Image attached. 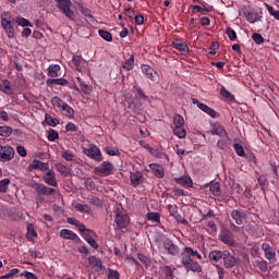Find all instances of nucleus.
<instances>
[{
    "mask_svg": "<svg viewBox=\"0 0 279 279\" xmlns=\"http://www.w3.org/2000/svg\"><path fill=\"white\" fill-rule=\"evenodd\" d=\"M181 263L186 271L202 274V266L194 259L196 256L198 260H202V254H199V252L193 250L191 246H185L181 253Z\"/></svg>",
    "mask_w": 279,
    "mask_h": 279,
    "instance_id": "f257e3e1",
    "label": "nucleus"
},
{
    "mask_svg": "<svg viewBox=\"0 0 279 279\" xmlns=\"http://www.w3.org/2000/svg\"><path fill=\"white\" fill-rule=\"evenodd\" d=\"M209 258L210 260H214V263L223 260L226 269H232V267H235L236 263H239V259H236L230 251H211L209 253Z\"/></svg>",
    "mask_w": 279,
    "mask_h": 279,
    "instance_id": "f03ea898",
    "label": "nucleus"
},
{
    "mask_svg": "<svg viewBox=\"0 0 279 279\" xmlns=\"http://www.w3.org/2000/svg\"><path fill=\"white\" fill-rule=\"evenodd\" d=\"M56 7L62 14L69 19V21H75L76 15L75 11H73V2L71 0H54Z\"/></svg>",
    "mask_w": 279,
    "mask_h": 279,
    "instance_id": "7ed1b4c3",
    "label": "nucleus"
},
{
    "mask_svg": "<svg viewBox=\"0 0 279 279\" xmlns=\"http://www.w3.org/2000/svg\"><path fill=\"white\" fill-rule=\"evenodd\" d=\"M33 189L36 192L37 202H39V204H43V202H45V197L43 196L49 197L50 195H56L58 193L56 189L39 183H35L33 185Z\"/></svg>",
    "mask_w": 279,
    "mask_h": 279,
    "instance_id": "20e7f679",
    "label": "nucleus"
},
{
    "mask_svg": "<svg viewBox=\"0 0 279 279\" xmlns=\"http://www.w3.org/2000/svg\"><path fill=\"white\" fill-rule=\"evenodd\" d=\"M117 228L119 230H123L126 226H130V216H128V213L117 209L116 210V219Z\"/></svg>",
    "mask_w": 279,
    "mask_h": 279,
    "instance_id": "39448f33",
    "label": "nucleus"
},
{
    "mask_svg": "<svg viewBox=\"0 0 279 279\" xmlns=\"http://www.w3.org/2000/svg\"><path fill=\"white\" fill-rule=\"evenodd\" d=\"M1 27L4 29L8 38H14L16 33L14 32V24L12 23V19L4 17L1 15Z\"/></svg>",
    "mask_w": 279,
    "mask_h": 279,
    "instance_id": "423d86ee",
    "label": "nucleus"
},
{
    "mask_svg": "<svg viewBox=\"0 0 279 279\" xmlns=\"http://www.w3.org/2000/svg\"><path fill=\"white\" fill-rule=\"evenodd\" d=\"M14 158V148L10 145H0V162H10Z\"/></svg>",
    "mask_w": 279,
    "mask_h": 279,
    "instance_id": "0eeeda50",
    "label": "nucleus"
},
{
    "mask_svg": "<svg viewBox=\"0 0 279 279\" xmlns=\"http://www.w3.org/2000/svg\"><path fill=\"white\" fill-rule=\"evenodd\" d=\"M83 154L92 158V160H96V162H101L104 157H101V150L96 145H92L89 148H84Z\"/></svg>",
    "mask_w": 279,
    "mask_h": 279,
    "instance_id": "6e6552de",
    "label": "nucleus"
},
{
    "mask_svg": "<svg viewBox=\"0 0 279 279\" xmlns=\"http://www.w3.org/2000/svg\"><path fill=\"white\" fill-rule=\"evenodd\" d=\"M113 169L114 166H112V163H110L109 161H104L100 166L94 169V172L96 173V175L108 177L112 173Z\"/></svg>",
    "mask_w": 279,
    "mask_h": 279,
    "instance_id": "1a4fd4ad",
    "label": "nucleus"
},
{
    "mask_svg": "<svg viewBox=\"0 0 279 279\" xmlns=\"http://www.w3.org/2000/svg\"><path fill=\"white\" fill-rule=\"evenodd\" d=\"M162 247L170 256H178L180 254V247L171 239L163 240Z\"/></svg>",
    "mask_w": 279,
    "mask_h": 279,
    "instance_id": "9d476101",
    "label": "nucleus"
},
{
    "mask_svg": "<svg viewBox=\"0 0 279 279\" xmlns=\"http://www.w3.org/2000/svg\"><path fill=\"white\" fill-rule=\"evenodd\" d=\"M192 104H194V106H197V108H199V110H202L203 112H205L206 114L211 117V119L217 118V111H215V109L208 107L206 104L201 102L197 98H193Z\"/></svg>",
    "mask_w": 279,
    "mask_h": 279,
    "instance_id": "9b49d317",
    "label": "nucleus"
},
{
    "mask_svg": "<svg viewBox=\"0 0 279 279\" xmlns=\"http://www.w3.org/2000/svg\"><path fill=\"white\" fill-rule=\"evenodd\" d=\"M262 250L267 260H269L270 263H274V260H276V248H274V246H271L269 243H263Z\"/></svg>",
    "mask_w": 279,
    "mask_h": 279,
    "instance_id": "f8f14e48",
    "label": "nucleus"
},
{
    "mask_svg": "<svg viewBox=\"0 0 279 279\" xmlns=\"http://www.w3.org/2000/svg\"><path fill=\"white\" fill-rule=\"evenodd\" d=\"M60 236L61 239H65L66 241H73L74 243H80V241H82L80 239V235L69 229H62L60 231Z\"/></svg>",
    "mask_w": 279,
    "mask_h": 279,
    "instance_id": "ddd939ff",
    "label": "nucleus"
},
{
    "mask_svg": "<svg viewBox=\"0 0 279 279\" xmlns=\"http://www.w3.org/2000/svg\"><path fill=\"white\" fill-rule=\"evenodd\" d=\"M172 47L178 49L183 56L189 53V45L183 39L177 38L172 40Z\"/></svg>",
    "mask_w": 279,
    "mask_h": 279,
    "instance_id": "4468645a",
    "label": "nucleus"
},
{
    "mask_svg": "<svg viewBox=\"0 0 279 279\" xmlns=\"http://www.w3.org/2000/svg\"><path fill=\"white\" fill-rule=\"evenodd\" d=\"M142 73L148 77V80H151V82H156L158 77V73L149 65L142 64L141 65Z\"/></svg>",
    "mask_w": 279,
    "mask_h": 279,
    "instance_id": "2eb2a0df",
    "label": "nucleus"
},
{
    "mask_svg": "<svg viewBox=\"0 0 279 279\" xmlns=\"http://www.w3.org/2000/svg\"><path fill=\"white\" fill-rule=\"evenodd\" d=\"M44 182L48 184V186H58V180L56 179V172L53 170H47L44 174Z\"/></svg>",
    "mask_w": 279,
    "mask_h": 279,
    "instance_id": "dca6fc26",
    "label": "nucleus"
},
{
    "mask_svg": "<svg viewBox=\"0 0 279 279\" xmlns=\"http://www.w3.org/2000/svg\"><path fill=\"white\" fill-rule=\"evenodd\" d=\"M66 222L70 223V226H75L81 234H88L89 232L88 229H86V226L80 222L76 218H68Z\"/></svg>",
    "mask_w": 279,
    "mask_h": 279,
    "instance_id": "f3484780",
    "label": "nucleus"
},
{
    "mask_svg": "<svg viewBox=\"0 0 279 279\" xmlns=\"http://www.w3.org/2000/svg\"><path fill=\"white\" fill-rule=\"evenodd\" d=\"M0 90L1 93H4V95L12 97L13 90H12V85L10 83V80L5 78L0 81Z\"/></svg>",
    "mask_w": 279,
    "mask_h": 279,
    "instance_id": "a211bd4d",
    "label": "nucleus"
},
{
    "mask_svg": "<svg viewBox=\"0 0 279 279\" xmlns=\"http://www.w3.org/2000/svg\"><path fill=\"white\" fill-rule=\"evenodd\" d=\"M93 234H95V232H93V230L88 229V233L82 234V236L85 239V241L88 243V245H90V247H93L94 250H99V245L97 244V241H95V239H93Z\"/></svg>",
    "mask_w": 279,
    "mask_h": 279,
    "instance_id": "6ab92c4d",
    "label": "nucleus"
},
{
    "mask_svg": "<svg viewBox=\"0 0 279 279\" xmlns=\"http://www.w3.org/2000/svg\"><path fill=\"white\" fill-rule=\"evenodd\" d=\"M149 169L153 171L156 178H165V168L158 163H150Z\"/></svg>",
    "mask_w": 279,
    "mask_h": 279,
    "instance_id": "aec40b11",
    "label": "nucleus"
},
{
    "mask_svg": "<svg viewBox=\"0 0 279 279\" xmlns=\"http://www.w3.org/2000/svg\"><path fill=\"white\" fill-rule=\"evenodd\" d=\"M231 218L235 220L236 226H243V219L245 218V216L243 215V213H241V210L233 209L231 211Z\"/></svg>",
    "mask_w": 279,
    "mask_h": 279,
    "instance_id": "412c9836",
    "label": "nucleus"
},
{
    "mask_svg": "<svg viewBox=\"0 0 279 279\" xmlns=\"http://www.w3.org/2000/svg\"><path fill=\"white\" fill-rule=\"evenodd\" d=\"M174 182L177 184H181L182 186H193V179H191V177L174 178Z\"/></svg>",
    "mask_w": 279,
    "mask_h": 279,
    "instance_id": "4be33fe9",
    "label": "nucleus"
},
{
    "mask_svg": "<svg viewBox=\"0 0 279 279\" xmlns=\"http://www.w3.org/2000/svg\"><path fill=\"white\" fill-rule=\"evenodd\" d=\"M88 263H89V265H93V267H95L96 271H101V269H104L101 259L96 258L93 255L88 257Z\"/></svg>",
    "mask_w": 279,
    "mask_h": 279,
    "instance_id": "5701e85b",
    "label": "nucleus"
},
{
    "mask_svg": "<svg viewBox=\"0 0 279 279\" xmlns=\"http://www.w3.org/2000/svg\"><path fill=\"white\" fill-rule=\"evenodd\" d=\"M59 110L64 114V117H69L70 119L75 114V110H73L66 102H64Z\"/></svg>",
    "mask_w": 279,
    "mask_h": 279,
    "instance_id": "b1692460",
    "label": "nucleus"
},
{
    "mask_svg": "<svg viewBox=\"0 0 279 279\" xmlns=\"http://www.w3.org/2000/svg\"><path fill=\"white\" fill-rule=\"evenodd\" d=\"M220 241L230 247H234V238L230 233L220 235Z\"/></svg>",
    "mask_w": 279,
    "mask_h": 279,
    "instance_id": "393cba45",
    "label": "nucleus"
},
{
    "mask_svg": "<svg viewBox=\"0 0 279 279\" xmlns=\"http://www.w3.org/2000/svg\"><path fill=\"white\" fill-rule=\"evenodd\" d=\"M60 65L59 64H51L48 68V77H58V73H60Z\"/></svg>",
    "mask_w": 279,
    "mask_h": 279,
    "instance_id": "a878e982",
    "label": "nucleus"
},
{
    "mask_svg": "<svg viewBox=\"0 0 279 279\" xmlns=\"http://www.w3.org/2000/svg\"><path fill=\"white\" fill-rule=\"evenodd\" d=\"M130 180L133 186H138V184H141V180H143V173L141 172L131 173Z\"/></svg>",
    "mask_w": 279,
    "mask_h": 279,
    "instance_id": "bb28decb",
    "label": "nucleus"
},
{
    "mask_svg": "<svg viewBox=\"0 0 279 279\" xmlns=\"http://www.w3.org/2000/svg\"><path fill=\"white\" fill-rule=\"evenodd\" d=\"M209 191L215 197H219V195H221V184H219V182L211 183L209 185Z\"/></svg>",
    "mask_w": 279,
    "mask_h": 279,
    "instance_id": "cd10ccee",
    "label": "nucleus"
},
{
    "mask_svg": "<svg viewBox=\"0 0 279 279\" xmlns=\"http://www.w3.org/2000/svg\"><path fill=\"white\" fill-rule=\"evenodd\" d=\"M15 23L16 25H20V27H34V25L32 24V22H29V20L22 16L15 17Z\"/></svg>",
    "mask_w": 279,
    "mask_h": 279,
    "instance_id": "c85d7f7f",
    "label": "nucleus"
},
{
    "mask_svg": "<svg viewBox=\"0 0 279 279\" xmlns=\"http://www.w3.org/2000/svg\"><path fill=\"white\" fill-rule=\"evenodd\" d=\"M134 54H131V57L123 62L122 69H124V71H132V69H134Z\"/></svg>",
    "mask_w": 279,
    "mask_h": 279,
    "instance_id": "c756f323",
    "label": "nucleus"
},
{
    "mask_svg": "<svg viewBox=\"0 0 279 279\" xmlns=\"http://www.w3.org/2000/svg\"><path fill=\"white\" fill-rule=\"evenodd\" d=\"M82 56H73L72 57V64L73 68L75 69V71H78V73H81L82 71Z\"/></svg>",
    "mask_w": 279,
    "mask_h": 279,
    "instance_id": "7c9ffc66",
    "label": "nucleus"
},
{
    "mask_svg": "<svg viewBox=\"0 0 279 279\" xmlns=\"http://www.w3.org/2000/svg\"><path fill=\"white\" fill-rule=\"evenodd\" d=\"M45 121L47 125H50L51 128H56V125H60V120L49 116V113L45 114Z\"/></svg>",
    "mask_w": 279,
    "mask_h": 279,
    "instance_id": "2f4dec72",
    "label": "nucleus"
},
{
    "mask_svg": "<svg viewBox=\"0 0 279 279\" xmlns=\"http://www.w3.org/2000/svg\"><path fill=\"white\" fill-rule=\"evenodd\" d=\"M56 169L59 173L63 175V178H68L69 173H71V170L69 169V167L62 163H57Z\"/></svg>",
    "mask_w": 279,
    "mask_h": 279,
    "instance_id": "473e14b6",
    "label": "nucleus"
},
{
    "mask_svg": "<svg viewBox=\"0 0 279 279\" xmlns=\"http://www.w3.org/2000/svg\"><path fill=\"white\" fill-rule=\"evenodd\" d=\"M173 134L178 138H186V130H184V126H174Z\"/></svg>",
    "mask_w": 279,
    "mask_h": 279,
    "instance_id": "72a5a7b5",
    "label": "nucleus"
},
{
    "mask_svg": "<svg viewBox=\"0 0 279 279\" xmlns=\"http://www.w3.org/2000/svg\"><path fill=\"white\" fill-rule=\"evenodd\" d=\"M33 169H39L40 171H48L49 170V163H45L40 160H35L33 163Z\"/></svg>",
    "mask_w": 279,
    "mask_h": 279,
    "instance_id": "f704fd0d",
    "label": "nucleus"
},
{
    "mask_svg": "<svg viewBox=\"0 0 279 279\" xmlns=\"http://www.w3.org/2000/svg\"><path fill=\"white\" fill-rule=\"evenodd\" d=\"M211 134L216 136H228V132H226V129L222 125H216L213 129Z\"/></svg>",
    "mask_w": 279,
    "mask_h": 279,
    "instance_id": "c9c22d12",
    "label": "nucleus"
},
{
    "mask_svg": "<svg viewBox=\"0 0 279 279\" xmlns=\"http://www.w3.org/2000/svg\"><path fill=\"white\" fill-rule=\"evenodd\" d=\"M137 258L145 267H149V265H151V259H149V256L143 253L137 254Z\"/></svg>",
    "mask_w": 279,
    "mask_h": 279,
    "instance_id": "e433bc0d",
    "label": "nucleus"
},
{
    "mask_svg": "<svg viewBox=\"0 0 279 279\" xmlns=\"http://www.w3.org/2000/svg\"><path fill=\"white\" fill-rule=\"evenodd\" d=\"M255 267H258L259 270L263 271V274H265V271H267V262L265 259H257L254 262Z\"/></svg>",
    "mask_w": 279,
    "mask_h": 279,
    "instance_id": "4c0bfd02",
    "label": "nucleus"
},
{
    "mask_svg": "<svg viewBox=\"0 0 279 279\" xmlns=\"http://www.w3.org/2000/svg\"><path fill=\"white\" fill-rule=\"evenodd\" d=\"M174 128H184V118L181 114H175L173 118Z\"/></svg>",
    "mask_w": 279,
    "mask_h": 279,
    "instance_id": "58836bf2",
    "label": "nucleus"
},
{
    "mask_svg": "<svg viewBox=\"0 0 279 279\" xmlns=\"http://www.w3.org/2000/svg\"><path fill=\"white\" fill-rule=\"evenodd\" d=\"M98 34L100 37L104 38V40H107V43H112V34L108 31L99 29Z\"/></svg>",
    "mask_w": 279,
    "mask_h": 279,
    "instance_id": "ea45409f",
    "label": "nucleus"
},
{
    "mask_svg": "<svg viewBox=\"0 0 279 279\" xmlns=\"http://www.w3.org/2000/svg\"><path fill=\"white\" fill-rule=\"evenodd\" d=\"M84 184H85V189H87V191H95V189L97 187V185L95 184V181H93V179H90V178H86L84 180Z\"/></svg>",
    "mask_w": 279,
    "mask_h": 279,
    "instance_id": "a19ab883",
    "label": "nucleus"
},
{
    "mask_svg": "<svg viewBox=\"0 0 279 279\" xmlns=\"http://www.w3.org/2000/svg\"><path fill=\"white\" fill-rule=\"evenodd\" d=\"M26 236L28 239H36V236H38V233H36V229H34V225L29 223L27 226V233Z\"/></svg>",
    "mask_w": 279,
    "mask_h": 279,
    "instance_id": "79ce46f5",
    "label": "nucleus"
},
{
    "mask_svg": "<svg viewBox=\"0 0 279 279\" xmlns=\"http://www.w3.org/2000/svg\"><path fill=\"white\" fill-rule=\"evenodd\" d=\"M48 141H50L51 143H53V141H58V138H60V135L58 134V131L50 129L48 131V136H47Z\"/></svg>",
    "mask_w": 279,
    "mask_h": 279,
    "instance_id": "37998d69",
    "label": "nucleus"
},
{
    "mask_svg": "<svg viewBox=\"0 0 279 279\" xmlns=\"http://www.w3.org/2000/svg\"><path fill=\"white\" fill-rule=\"evenodd\" d=\"M220 95L221 97H225V99H229V101H234V96L226 89V87H221Z\"/></svg>",
    "mask_w": 279,
    "mask_h": 279,
    "instance_id": "c03bdc74",
    "label": "nucleus"
},
{
    "mask_svg": "<svg viewBox=\"0 0 279 279\" xmlns=\"http://www.w3.org/2000/svg\"><path fill=\"white\" fill-rule=\"evenodd\" d=\"M146 217L148 221H154V223H160V214L158 213H149Z\"/></svg>",
    "mask_w": 279,
    "mask_h": 279,
    "instance_id": "a18cd8bd",
    "label": "nucleus"
},
{
    "mask_svg": "<svg viewBox=\"0 0 279 279\" xmlns=\"http://www.w3.org/2000/svg\"><path fill=\"white\" fill-rule=\"evenodd\" d=\"M10 186V179H3L0 181V193H7Z\"/></svg>",
    "mask_w": 279,
    "mask_h": 279,
    "instance_id": "49530a36",
    "label": "nucleus"
},
{
    "mask_svg": "<svg viewBox=\"0 0 279 279\" xmlns=\"http://www.w3.org/2000/svg\"><path fill=\"white\" fill-rule=\"evenodd\" d=\"M78 11L83 16H86L87 19H93V14L90 13V10L88 8H85L84 5H78Z\"/></svg>",
    "mask_w": 279,
    "mask_h": 279,
    "instance_id": "de8ad7c7",
    "label": "nucleus"
},
{
    "mask_svg": "<svg viewBox=\"0 0 279 279\" xmlns=\"http://www.w3.org/2000/svg\"><path fill=\"white\" fill-rule=\"evenodd\" d=\"M75 210H77L78 213H85L88 215V213H90V207H88V205H84V204H76Z\"/></svg>",
    "mask_w": 279,
    "mask_h": 279,
    "instance_id": "09e8293b",
    "label": "nucleus"
},
{
    "mask_svg": "<svg viewBox=\"0 0 279 279\" xmlns=\"http://www.w3.org/2000/svg\"><path fill=\"white\" fill-rule=\"evenodd\" d=\"M136 97L137 99H142L143 101H149V96L145 95V92H143L141 87L136 88Z\"/></svg>",
    "mask_w": 279,
    "mask_h": 279,
    "instance_id": "8fccbe9b",
    "label": "nucleus"
},
{
    "mask_svg": "<svg viewBox=\"0 0 279 279\" xmlns=\"http://www.w3.org/2000/svg\"><path fill=\"white\" fill-rule=\"evenodd\" d=\"M252 39L254 40V43L256 45H263L265 43V38L263 37V35H260L258 33H254L252 35Z\"/></svg>",
    "mask_w": 279,
    "mask_h": 279,
    "instance_id": "3c124183",
    "label": "nucleus"
},
{
    "mask_svg": "<svg viewBox=\"0 0 279 279\" xmlns=\"http://www.w3.org/2000/svg\"><path fill=\"white\" fill-rule=\"evenodd\" d=\"M266 8L270 14V16H274V19H276V21H279V10H275L274 7L266 4Z\"/></svg>",
    "mask_w": 279,
    "mask_h": 279,
    "instance_id": "603ef678",
    "label": "nucleus"
},
{
    "mask_svg": "<svg viewBox=\"0 0 279 279\" xmlns=\"http://www.w3.org/2000/svg\"><path fill=\"white\" fill-rule=\"evenodd\" d=\"M12 134V128L10 126H0V136L8 137Z\"/></svg>",
    "mask_w": 279,
    "mask_h": 279,
    "instance_id": "864d4df0",
    "label": "nucleus"
},
{
    "mask_svg": "<svg viewBox=\"0 0 279 279\" xmlns=\"http://www.w3.org/2000/svg\"><path fill=\"white\" fill-rule=\"evenodd\" d=\"M233 149L235 150L238 156H241V157L245 156V149H243V146L241 144H238V143L233 144Z\"/></svg>",
    "mask_w": 279,
    "mask_h": 279,
    "instance_id": "5fc2aeb1",
    "label": "nucleus"
},
{
    "mask_svg": "<svg viewBox=\"0 0 279 279\" xmlns=\"http://www.w3.org/2000/svg\"><path fill=\"white\" fill-rule=\"evenodd\" d=\"M51 104L54 108H59V110H60V107H62L64 102L62 101V99L60 97L54 96L51 99Z\"/></svg>",
    "mask_w": 279,
    "mask_h": 279,
    "instance_id": "6e6d98bb",
    "label": "nucleus"
},
{
    "mask_svg": "<svg viewBox=\"0 0 279 279\" xmlns=\"http://www.w3.org/2000/svg\"><path fill=\"white\" fill-rule=\"evenodd\" d=\"M226 34H227L228 38L232 41H234V39L236 38V32L230 26L227 27Z\"/></svg>",
    "mask_w": 279,
    "mask_h": 279,
    "instance_id": "4d7b16f0",
    "label": "nucleus"
},
{
    "mask_svg": "<svg viewBox=\"0 0 279 279\" xmlns=\"http://www.w3.org/2000/svg\"><path fill=\"white\" fill-rule=\"evenodd\" d=\"M246 21L247 23H256V21H258V14L254 12H248L246 14Z\"/></svg>",
    "mask_w": 279,
    "mask_h": 279,
    "instance_id": "13d9d810",
    "label": "nucleus"
},
{
    "mask_svg": "<svg viewBox=\"0 0 279 279\" xmlns=\"http://www.w3.org/2000/svg\"><path fill=\"white\" fill-rule=\"evenodd\" d=\"M62 158L64 160H66L68 162H71V160H73V158H75V155H73V151L71 150H65L63 154H62Z\"/></svg>",
    "mask_w": 279,
    "mask_h": 279,
    "instance_id": "bf43d9fd",
    "label": "nucleus"
},
{
    "mask_svg": "<svg viewBox=\"0 0 279 279\" xmlns=\"http://www.w3.org/2000/svg\"><path fill=\"white\" fill-rule=\"evenodd\" d=\"M163 274L166 276V279H173V270L171 269L170 266L163 267Z\"/></svg>",
    "mask_w": 279,
    "mask_h": 279,
    "instance_id": "052dcab7",
    "label": "nucleus"
},
{
    "mask_svg": "<svg viewBox=\"0 0 279 279\" xmlns=\"http://www.w3.org/2000/svg\"><path fill=\"white\" fill-rule=\"evenodd\" d=\"M172 217L175 218V220L178 221V223H182L183 226H186L189 223V221L186 219H184L182 217V215H180V213H175Z\"/></svg>",
    "mask_w": 279,
    "mask_h": 279,
    "instance_id": "680f3d73",
    "label": "nucleus"
},
{
    "mask_svg": "<svg viewBox=\"0 0 279 279\" xmlns=\"http://www.w3.org/2000/svg\"><path fill=\"white\" fill-rule=\"evenodd\" d=\"M107 278L108 279H119L120 278L119 271L118 270H113V269H109Z\"/></svg>",
    "mask_w": 279,
    "mask_h": 279,
    "instance_id": "e2e57ef3",
    "label": "nucleus"
},
{
    "mask_svg": "<svg viewBox=\"0 0 279 279\" xmlns=\"http://www.w3.org/2000/svg\"><path fill=\"white\" fill-rule=\"evenodd\" d=\"M167 210H168L170 217H173L178 213V206L177 205H167Z\"/></svg>",
    "mask_w": 279,
    "mask_h": 279,
    "instance_id": "0e129e2a",
    "label": "nucleus"
},
{
    "mask_svg": "<svg viewBox=\"0 0 279 279\" xmlns=\"http://www.w3.org/2000/svg\"><path fill=\"white\" fill-rule=\"evenodd\" d=\"M88 199L90 204H94V206H101V204H104V202H101V199L97 196H89Z\"/></svg>",
    "mask_w": 279,
    "mask_h": 279,
    "instance_id": "69168bd1",
    "label": "nucleus"
},
{
    "mask_svg": "<svg viewBox=\"0 0 279 279\" xmlns=\"http://www.w3.org/2000/svg\"><path fill=\"white\" fill-rule=\"evenodd\" d=\"M192 10H195L196 12H210V9L206 8V7H201V5H191Z\"/></svg>",
    "mask_w": 279,
    "mask_h": 279,
    "instance_id": "338daca9",
    "label": "nucleus"
},
{
    "mask_svg": "<svg viewBox=\"0 0 279 279\" xmlns=\"http://www.w3.org/2000/svg\"><path fill=\"white\" fill-rule=\"evenodd\" d=\"M21 276H24V278L26 279H38V277L34 272H29L27 270L22 272Z\"/></svg>",
    "mask_w": 279,
    "mask_h": 279,
    "instance_id": "774afa93",
    "label": "nucleus"
}]
</instances>
